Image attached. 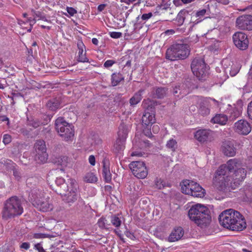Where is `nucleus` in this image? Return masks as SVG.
Masks as SVG:
<instances>
[{"mask_svg": "<svg viewBox=\"0 0 252 252\" xmlns=\"http://www.w3.org/2000/svg\"><path fill=\"white\" fill-rule=\"evenodd\" d=\"M247 171L240 160L237 158L229 160L220 165L213 178L215 188L224 191L227 189H235L246 177Z\"/></svg>", "mask_w": 252, "mask_h": 252, "instance_id": "nucleus-1", "label": "nucleus"}, {"mask_svg": "<svg viewBox=\"0 0 252 252\" xmlns=\"http://www.w3.org/2000/svg\"><path fill=\"white\" fill-rule=\"evenodd\" d=\"M23 212L21 200L16 196H12L6 200L2 212L3 219H13L21 215Z\"/></svg>", "mask_w": 252, "mask_h": 252, "instance_id": "nucleus-2", "label": "nucleus"}, {"mask_svg": "<svg viewBox=\"0 0 252 252\" xmlns=\"http://www.w3.org/2000/svg\"><path fill=\"white\" fill-rule=\"evenodd\" d=\"M30 201L40 211L48 212L53 209V205L49 202V197H45L42 190L33 189L29 193Z\"/></svg>", "mask_w": 252, "mask_h": 252, "instance_id": "nucleus-3", "label": "nucleus"}, {"mask_svg": "<svg viewBox=\"0 0 252 252\" xmlns=\"http://www.w3.org/2000/svg\"><path fill=\"white\" fill-rule=\"evenodd\" d=\"M189 54L190 49L188 44L175 43L167 49L166 58L171 61L182 60L187 59Z\"/></svg>", "mask_w": 252, "mask_h": 252, "instance_id": "nucleus-4", "label": "nucleus"}, {"mask_svg": "<svg viewBox=\"0 0 252 252\" xmlns=\"http://www.w3.org/2000/svg\"><path fill=\"white\" fill-rule=\"evenodd\" d=\"M55 128L60 136L65 141H72L74 135V126L59 117L55 121Z\"/></svg>", "mask_w": 252, "mask_h": 252, "instance_id": "nucleus-5", "label": "nucleus"}, {"mask_svg": "<svg viewBox=\"0 0 252 252\" xmlns=\"http://www.w3.org/2000/svg\"><path fill=\"white\" fill-rule=\"evenodd\" d=\"M68 187L64 190H58V193L62 195L63 200L71 205L77 199V184L73 179H68Z\"/></svg>", "mask_w": 252, "mask_h": 252, "instance_id": "nucleus-6", "label": "nucleus"}, {"mask_svg": "<svg viewBox=\"0 0 252 252\" xmlns=\"http://www.w3.org/2000/svg\"><path fill=\"white\" fill-rule=\"evenodd\" d=\"M181 189L183 193L195 197H203L205 193V189L198 183L189 180L182 182Z\"/></svg>", "mask_w": 252, "mask_h": 252, "instance_id": "nucleus-7", "label": "nucleus"}, {"mask_svg": "<svg viewBox=\"0 0 252 252\" xmlns=\"http://www.w3.org/2000/svg\"><path fill=\"white\" fill-rule=\"evenodd\" d=\"M209 210L205 206L197 204L193 205L189 210L188 215L191 220H211Z\"/></svg>", "mask_w": 252, "mask_h": 252, "instance_id": "nucleus-8", "label": "nucleus"}, {"mask_svg": "<svg viewBox=\"0 0 252 252\" xmlns=\"http://www.w3.org/2000/svg\"><path fill=\"white\" fill-rule=\"evenodd\" d=\"M191 68L194 75L200 80H205L208 76V69L204 60L195 58L191 63Z\"/></svg>", "mask_w": 252, "mask_h": 252, "instance_id": "nucleus-9", "label": "nucleus"}, {"mask_svg": "<svg viewBox=\"0 0 252 252\" xmlns=\"http://www.w3.org/2000/svg\"><path fill=\"white\" fill-rule=\"evenodd\" d=\"M34 148L36 153L35 160L40 163L46 162L48 159V155L46 152L45 141L43 140H37L34 145Z\"/></svg>", "mask_w": 252, "mask_h": 252, "instance_id": "nucleus-10", "label": "nucleus"}, {"mask_svg": "<svg viewBox=\"0 0 252 252\" xmlns=\"http://www.w3.org/2000/svg\"><path fill=\"white\" fill-rule=\"evenodd\" d=\"M133 174L139 179H144L148 175V169L144 162L132 161L129 165Z\"/></svg>", "mask_w": 252, "mask_h": 252, "instance_id": "nucleus-11", "label": "nucleus"}, {"mask_svg": "<svg viewBox=\"0 0 252 252\" xmlns=\"http://www.w3.org/2000/svg\"><path fill=\"white\" fill-rule=\"evenodd\" d=\"M233 41L236 47L240 50H246L249 41L247 35L242 32H237L233 35Z\"/></svg>", "mask_w": 252, "mask_h": 252, "instance_id": "nucleus-12", "label": "nucleus"}, {"mask_svg": "<svg viewBox=\"0 0 252 252\" xmlns=\"http://www.w3.org/2000/svg\"><path fill=\"white\" fill-rule=\"evenodd\" d=\"M213 103L215 105H218V101L213 98H201L199 101L198 112L202 116H206L210 114V107Z\"/></svg>", "mask_w": 252, "mask_h": 252, "instance_id": "nucleus-13", "label": "nucleus"}, {"mask_svg": "<svg viewBox=\"0 0 252 252\" xmlns=\"http://www.w3.org/2000/svg\"><path fill=\"white\" fill-rule=\"evenodd\" d=\"M236 25L242 30H252V15H243L238 17L236 21Z\"/></svg>", "mask_w": 252, "mask_h": 252, "instance_id": "nucleus-14", "label": "nucleus"}, {"mask_svg": "<svg viewBox=\"0 0 252 252\" xmlns=\"http://www.w3.org/2000/svg\"><path fill=\"white\" fill-rule=\"evenodd\" d=\"M250 124L246 120H240L234 124V131L241 135H248L251 131Z\"/></svg>", "mask_w": 252, "mask_h": 252, "instance_id": "nucleus-15", "label": "nucleus"}, {"mask_svg": "<svg viewBox=\"0 0 252 252\" xmlns=\"http://www.w3.org/2000/svg\"><path fill=\"white\" fill-rule=\"evenodd\" d=\"M220 224L228 230L242 231L246 228V221H219Z\"/></svg>", "mask_w": 252, "mask_h": 252, "instance_id": "nucleus-16", "label": "nucleus"}, {"mask_svg": "<svg viewBox=\"0 0 252 252\" xmlns=\"http://www.w3.org/2000/svg\"><path fill=\"white\" fill-rule=\"evenodd\" d=\"M184 231L181 227H176L171 231L168 240L174 242L179 240L184 235Z\"/></svg>", "mask_w": 252, "mask_h": 252, "instance_id": "nucleus-17", "label": "nucleus"}, {"mask_svg": "<svg viewBox=\"0 0 252 252\" xmlns=\"http://www.w3.org/2000/svg\"><path fill=\"white\" fill-rule=\"evenodd\" d=\"M222 152L224 154L228 157H233L236 154V149L233 144L230 141H225L222 146Z\"/></svg>", "mask_w": 252, "mask_h": 252, "instance_id": "nucleus-18", "label": "nucleus"}, {"mask_svg": "<svg viewBox=\"0 0 252 252\" xmlns=\"http://www.w3.org/2000/svg\"><path fill=\"white\" fill-rule=\"evenodd\" d=\"M211 132L208 129H200L195 132L194 137L198 141L204 142L207 140Z\"/></svg>", "mask_w": 252, "mask_h": 252, "instance_id": "nucleus-19", "label": "nucleus"}, {"mask_svg": "<svg viewBox=\"0 0 252 252\" xmlns=\"http://www.w3.org/2000/svg\"><path fill=\"white\" fill-rule=\"evenodd\" d=\"M168 89L165 87H155L153 89V95L154 98L161 99L167 94Z\"/></svg>", "mask_w": 252, "mask_h": 252, "instance_id": "nucleus-20", "label": "nucleus"}, {"mask_svg": "<svg viewBox=\"0 0 252 252\" xmlns=\"http://www.w3.org/2000/svg\"><path fill=\"white\" fill-rule=\"evenodd\" d=\"M77 47L78 48V57L77 61L79 62L86 63L88 62L89 60L86 57V52H84L83 49L85 48L84 44L81 41L77 43Z\"/></svg>", "mask_w": 252, "mask_h": 252, "instance_id": "nucleus-21", "label": "nucleus"}, {"mask_svg": "<svg viewBox=\"0 0 252 252\" xmlns=\"http://www.w3.org/2000/svg\"><path fill=\"white\" fill-rule=\"evenodd\" d=\"M103 163L102 176L105 181L109 183L111 181V174L109 169V163L108 161L104 160Z\"/></svg>", "mask_w": 252, "mask_h": 252, "instance_id": "nucleus-22", "label": "nucleus"}, {"mask_svg": "<svg viewBox=\"0 0 252 252\" xmlns=\"http://www.w3.org/2000/svg\"><path fill=\"white\" fill-rule=\"evenodd\" d=\"M155 116L153 114L146 112L142 117V123L143 126L148 127L155 122Z\"/></svg>", "mask_w": 252, "mask_h": 252, "instance_id": "nucleus-23", "label": "nucleus"}, {"mask_svg": "<svg viewBox=\"0 0 252 252\" xmlns=\"http://www.w3.org/2000/svg\"><path fill=\"white\" fill-rule=\"evenodd\" d=\"M227 120V116L226 115L223 114H218L212 118L211 122L214 124L224 125L226 124Z\"/></svg>", "mask_w": 252, "mask_h": 252, "instance_id": "nucleus-24", "label": "nucleus"}, {"mask_svg": "<svg viewBox=\"0 0 252 252\" xmlns=\"http://www.w3.org/2000/svg\"><path fill=\"white\" fill-rule=\"evenodd\" d=\"M128 133V126L125 124L121 123L119 126L118 138L126 140Z\"/></svg>", "mask_w": 252, "mask_h": 252, "instance_id": "nucleus-25", "label": "nucleus"}, {"mask_svg": "<svg viewBox=\"0 0 252 252\" xmlns=\"http://www.w3.org/2000/svg\"><path fill=\"white\" fill-rule=\"evenodd\" d=\"M189 11L186 9H183L179 12L176 19L178 26H180L183 24L186 17L189 15Z\"/></svg>", "mask_w": 252, "mask_h": 252, "instance_id": "nucleus-26", "label": "nucleus"}, {"mask_svg": "<svg viewBox=\"0 0 252 252\" xmlns=\"http://www.w3.org/2000/svg\"><path fill=\"white\" fill-rule=\"evenodd\" d=\"M233 209H228L222 211L219 216V220H232Z\"/></svg>", "mask_w": 252, "mask_h": 252, "instance_id": "nucleus-27", "label": "nucleus"}, {"mask_svg": "<svg viewBox=\"0 0 252 252\" xmlns=\"http://www.w3.org/2000/svg\"><path fill=\"white\" fill-rule=\"evenodd\" d=\"M126 140L117 138L114 145V150L115 153H118L124 151L125 148Z\"/></svg>", "mask_w": 252, "mask_h": 252, "instance_id": "nucleus-28", "label": "nucleus"}, {"mask_svg": "<svg viewBox=\"0 0 252 252\" xmlns=\"http://www.w3.org/2000/svg\"><path fill=\"white\" fill-rule=\"evenodd\" d=\"M124 80V77L120 73H113L111 75V84L112 86H116Z\"/></svg>", "mask_w": 252, "mask_h": 252, "instance_id": "nucleus-29", "label": "nucleus"}, {"mask_svg": "<svg viewBox=\"0 0 252 252\" xmlns=\"http://www.w3.org/2000/svg\"><path fill=\"white\" fill-rule=\"evenodd\" d=\"M144 92V90H140L134 94L133 96L129 99V103L130 105L134 106L138 104L142 99V94Z\"/></svg>", "mask_w": 252, "mask_h": 252, "instance_id": "nucleus-30", "label": "nucleus"}, {"mask_svg": "<svg viewBox=\"0 0 252 252\" xmlns=\"http://www.w3.org/2000/svg\"><path fill=\"white\" fill-rule=\"evenodd\" d=\"M60 103L58 99L53 98L49 100L46 104L47 107L51 110L55 111L60 107Z\"/></svg>", "mask_w": 252, "mask_h": 252, "instance_id": "nucleus-31", "label": "nucleus"}, {"mask_svg": "<svg viewBox=\"0 0 252 252\" xmlns=\"http://www.w3.org/2000/svg\"><path fill=\"white\" fill-rule=\"evenodd\" d=\"M13 164V162L9 159L4 158L0 160V167L3 169L7 170L12 169L14 167Z\"/></svg>", "mask_w": 252, "mask_h": 252, "instance_id": "nucleus-32", "label": "nucleus"}, {"mask_svg": "<svg viewBox=\"0 0 252 252\" xmlns=\"http://www.w3.org/2000/svg\"><path fill=\"white\" fill-rule=\"evenodd\" d=\"M166 147L170 151L175 152L178 148V143L176 140L173 138L168 140L166 142Z\"/></svg>", "mask_w": 252, "mask_h": 252, "instance_id": "nucleus-33", "label": "nucleus"}, {"mask_svg": "<svg viewBox=\"0 0 252 252\" xmlns=\"http://www.w3.org/2000/svg\"><path fill=\"white\" fill-rule=\"evenodd\" d=\"M37 183V179L35 177H31L27 179L26 184L28 187L30 188L31 189L30 191L34 189H37L35 186Z\"/></svg>", "mask_w": 252, "mask_h": 252, "instance_id": "nucleus-34", "label": "nucleus"}, {"mask_svg": "<svg viewBox=\"0 0 252 252\" xmlns=\"http://www.w3.org/2000/svg\"><path fill=\"white\" fill-rule=\"evenodd\" d=\"M85 182L90 183H94L96 182L97 180V177L92 172L87 173L84 177Z\"/></svg>", "mask_w": 252, "mask_h": 252, "instance_id": "nucleus-35", "label": "nucleus"}, {"mask_svg": "<svg viewBox=\"0 0 252 252\" xmlns=\"http://www.w3.org/2000/svg\"><path fill=\"white\" fill-rule=\"evenodd\" d=\"M55 183L57 186H60V189L59 190H65V189L68 187V180L66 183H64V180L62 178H57Z\"/></svg>", "mask_w": 252, "mask_h": 252, "instance_id": "nucleus-36", "label": "nucleus"}, {"mask_svg": "<svg viewBox=\"0 0 252 252\" xmlns=\"http://www.w3.org/2000/svg\"><path fill=\"white\" fill-rule=\"evenodd\" d=\"M46 124H47V121L43 122L39 119H34L31 121L29 124L31 126H32L34 128H37L41 125H45Z\"/></svg>", "mask_w": 252, "mask_h": 252, "instance_id": "nucleus-37", "label": "nucleus"}, {"mask_svg": "<svg viewBox=\"0 0 252 252\" xmlns=\"http://www.w3.org/2000/svg\"><path fill=\"white\" fill-rule=\"evenodd\" d=\"M42 20L45 21L49 22L45 16L40 12L37 11L34 12V18L32 19L33 24H35L36 20Z\"/></svg>", "mask_w": 252, "mask_h": 252, "instance_id": "nucleus-38", "label": "nucleus"}, {"mask_svg": "<svg viewBox=\"0 0 252 252\" xmlns=\"http://www.w3.org/2000/svg\"><path fill=\"white\" fill-rule=\"evenodd\" d=\"M232 219V220H245V218L241 214L233 209Z\"/></svg>", "mask_w": 252, "mask_h": 252, "instance_id": "nucleus-39", "label": "nucleus"}, {"mask_svg": "<svg viewBox=\"0 0 252 252\" xmlns=\"http://www.w3.org/2000/svg\"><path fill=\"white\" fill-rule=\"evenodd\" d=\"M13 170V175L14 176L16 180L17 181H20L21 179V173L14 167L12 168Z\"/></svg>", "mask_w": 252, "mask_h": 252, "instance_id": "nucleus-40", "label": "nucleus"}, {"mask_svg": "<svg viewBox=\"0 0 252 252\" xmlns=\"http://www.w3.org/2000/svg\"><path fill=\"white\" fill-rule=\"evenodd\" d=\"M229 71L230 75L231 76H234L239 72V68L238 67H236L235 65H232L231 70H229Z\"/></svg>", "mask_w": 252, "mask_h": 252, "instance_id": "nucleus-41", "label": "nucleus"}, {"mask_svg": "<svg viewBox=\"0 0 252 252\" xmlns=\"http://www.w3.org/2000/svg\"><path fill=\"white\" fill-rule=\"evenodd\" d=\"M248 117L252 121V100L249 103L247 107Z\"/></svg>", "mask_w": 252, "mask_h": 252, "instance_id": "nucleus-42", "label": "nucleus"}, {"mask_svg": "<svg viewBox=\"0 0 252 252\" xmlns=\"http://www.w3.org/2000/svg\"><path fill=\"white\" fill-rule=\"evenodd\" d=\"M155 188L160 189L164 187V185L162 183V181L160 180H157L155 181L154 185Z\"/></svg>", "mask_w": 252, "mask_h": 252, "instance_id": "nucleus-43", "label": "nucleus"}, {"mask_svg": "<svg viewBox=\"0 0 252 252\" xmlns=\"http://www.w3.org/2000/svg\"><path fill=\"white\" fill-rule=\"evenodd\" d=\"M11 141V136L9 134H5L3 136V142L5 145L10 143Z\"/></svg>", "mask_w": 252, "mask_h": 252, "instance_id": "nucleus-44", "label": "nucleus"}, {"mask_svg": "<svg viewBox=\"0 0 252 252\" xmlns=\"http://www.w3.org/2000/svg\"><path fill=\"white\" fill-rule=\"evenodd\" d=\"M116 63V62L112 60H109L106 61L103 64V66L105 68H109L111 67L114 64Z\"/></svg>", "mask_w": 252, "mask_h": 252, "instance_id": "nucleus-45", "label": "nucleus"}, {"mask_svg": "<svg viewBox=\"0 0 252 252\" xmlns=\"http://www.w3.org/2000/svg\"><path fill=\"white\" fill-rule=\"evenodd\" d=\"M109 34L110 36L113 38H119L122 36V33L120 32H110Z\"/></svg>", "mask_w": 252, "mask_h": 252, "instance_id": "nucleus-46", "label": "nucleus"}, {"mask_svg": "<svg viewBox=\"0 0 252 252\" xmlns=\"http://www.w3.org/2000/svg\"><path fill=\"white\" fill-rule=\"evenodd\" d=\"M66 11L71 16H73L75 14L77 13V10L71 7H67Z\"/></svg>", "mask_w": 252, "mask_h": 252, "instance_id": "nucleus-47", "label": "nucleus"}, {"mask_svg": "<svg viewBox=\"0 0 252 252\" xmlns=\"http://www.w3.org/2000/svg\"><path fill=\"white\" fill-rule=\"evenodd\" d=\"M206 13V10L205 9H203L200 10H199L196 12L195 14L196 17H203L205 13Z\"/></svg>", "mask_w": 252, "mask_h": 252, "instance_id": "nucleus-48", "label": "nucleus"}, {"mask_svg": "<svg viewBox=\"0 0 252 252\" xmlns=\"http://www.w3.org/2000/svg\"><path fill=\"white\" fill-rule=\"evenodd\" d=\"M153 16V14L152 12H149L148 13L143 14L141 16V19L143 21H147L149 20L150 18H151Z\"/></svg>", "mask_w": 252, "mask_h": 252, "instance_id": "nucleus-49", "label": "nucleus"}, {"mask_svg": "<svg viewBox=\"0 0 252 252\" xmlns=\"http://www.w3.org/2000/svg\"><path fill=\"white\" fill-rule=\"evenodd\" d=\"M34 248L37 250L38 252H45V250L40 243L35 244L34 246Z\"/></svg>", "mask_w": 252, "mask_h": 252, "instance_id": "nucleus-50", "label": "nucleus"}, {"mask_svg": "<svg viewBox=\"0 0 252 252\" xmlns=\"http://www.w3.org/2000/svg\"><path fill=\"white\" fill-rule=\"evenodd\" d=\"M47 237L46 234L43 233H35L34 234V238L36 239L43 238Z\"/></svg>", "mask_w": 252, "mask_h": 252, "instance_id": "nucleus-51", "label": "nucleus"}, {"mask_svg": "<svg viewBox=\"0 0 252 252\" xmlns=\"http://www.w3.org/2000/svg\"><path fill=\"white\" fill-rule=\"evenodd\" d=\"M89 163L92 165H94L95 164V159L94 156L93 155H91L89 158Z\"/></svg>", "mask_w": 252, "mask_h": 252, "instance_id": "nucleus-52", "label": "nucleus"}, {"mask_svg": "<svg viewBox=\"0 0 252 252\" xmlns=\"http://www.w3.org/2000/svg\"><path fill=\"white\" fill-rule=\"evenodd\" d=\"M6 81L3 79L0 80V89H3L6 87Z\"/></svg>", "mask_w": 252, "mask_h": 252, "instance_id": "nucleus-53", "label": "nucleus"}, {"mask_svg": "<svg viewBox=\"0 0 252 252\" xmlns=\"http://www.w3.org/2000/svg\"><path fill=\"white\" fill-rule=\"evenodd\" d=\"M30 246V245L29 243L24 242L21 244L20 247H21V248L24 249L25 250H28L29 249Z\"/></svg>", "mask_w": 252, "mask_h": 252, "instance_id": "nucleus-54", "label": "nucleus"}, {"mask_svg": "<svg viewBox=\"0 0 252 252\" xmlns=\"http://www.w3.org/2000/svg\"><path fill=\"white\" fill-rule=\"evenodd\" d=\"M173 2L176 6H181L183 4L181 0H173Z\"/></svg>", "mask_w": 252, "mask_h": 252, "instance_id": "nucleus-55", "label": "nucleus"}, {"mask_svg": "<svg viewBox=\"0 0 252 252\" xmlns=\"http://www.w3.org/2000/svg\"><path fill=\"white\" fill-rule=\"evenodd\" d=\"M131 156H138V157H142L143 156V153L141 152H139L138 151H134L131 153Z\"/></svg>", "mask_w": 252, "mask_h": 252, "instance_id": "nucleus-56", "label": "nucleus"}, {"mask_svg": "<svg viewBox=\"0 0 252 252\" xmlns=\"http://www.w3.org/2000/svg\"><path fill=\"white\" fill-rule=\"evenodd\" d=\"M106 4H101L98 6L97 7V10L98 11L101 12L104 10L105 7H106Z\"/></svg>", "mask_w": 252, "mask_h": 252, "instance_id": "nucleus-57", "label": "nucleus"}, {"mask_svg": "<svg viewBox=\"0 0 252 252\" xmlns=\"http://www.w3.org/2000/svg\"><path fill=\"white\" fill-rule=\"evenodd\" d=\"M40 120H42L43 122H46V121H47V123L50 120V118L48 116L44 115L43 116V118H41L40 119Z\"/></svg>", "mask_w": 252, "mask_h": 252, "instance_id": "nucleus-58", "label": "nucleus"}, {"mask_svg": "<svg viewBox=\"0 0 252 252\" xmlns=\"http://www.w3.org/2000/svg\"><path fill=\"white\" fill-rule=\"evenodd\" d=\"M136 0H121V2H124L127 4H130V3H132Z\"/></svg>", "mask_w": 252, "mask_h": 252, "instance_id": "nucleus-59", "label": "nucleus"}, {"mask_svg": "<svg viewBox=\"0 0 252 252\" xmlns=\"http://www.w3.org/2000/svg\"><path fill=\"white\" fill-rule=\"evenodd\" d=\"M183 4H188L195 1V0H181Z\"/></svg>", "mask_w": 252, "mask_h": 252, "instance_id": "nucleus-60", "label": "nucleus"}, {"mask_svg": "<svg viewBox=\"0 0 252 252\" xmlns=\"http://www.w3.org/2000/svg\"><path fill=\"white\" fill-rule=\"evenodd\" d=\"M92 43L95 45H98V41L97 40V38H93L92 39Z\"/></svg>", "mask_w": 252, "mask_h": 252, "instance_id": "nucleus-61", "label": "nucleus"}, {"mask_svg": "<svg viewBox=\"0 0 252 252\" xmlns=\"http://www.w3.org/2000/svg\"><path fill=\"white\" fill-rule=\"evenodd\" d=\"M113 225H115L116 227H118L121 224V221H111Z\"/></svg>", "mask_w": 252, "mask_h": 252, "instance_id": "nucleus-62", "label": "nucleus"}, {"mask_svg": "<svg viewBox=\"0 0 252 252\" xmlns=\"http://www.w3.org/2000/svg\"><path fill=\"white\" fill-rule=\"evenodd\" d=\"M168 33H170V34H174L175 33V31L173 30H167L165 32V33L168 34Z\"/></svg>", "mask_w": 252, "mask_h": 252, "instance_id": "nucleus-63", "label": "nucleus"}, {"mask_svg": "<svg viewBox=\"0 0 252 252\" xmlns=\"http://www.w3.org/2000/svg\"><path fill=\"white\" fill-rule=\"evenodd\" d=\"M63 161L62 160V158H58V164H61V165H62L63 164Z\"/></svg>", "mask_w": 252, "mask_h": 252, "instance_id": "nucleus-64", "label": "nucleus"}]
</instances>
